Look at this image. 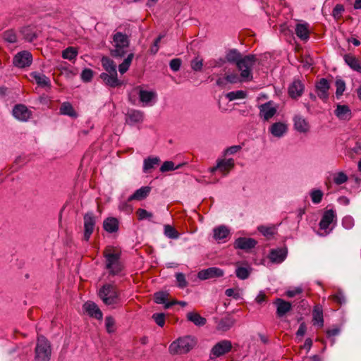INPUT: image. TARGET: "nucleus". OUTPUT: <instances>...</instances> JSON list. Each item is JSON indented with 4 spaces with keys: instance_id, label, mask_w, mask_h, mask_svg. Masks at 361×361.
<instances>
[{
    "instance_id": "nucleus-1",
    "label": "nucleus",
    "mask_w": 361,
    "mask_h": 361,
    "mask_svg": "<svg viewBox=\"0 0 361 361\" xmlns=\"http://www.w3.org/2000/svg\"><path fill=\"white\" fill-rule=\"evenodd\" d=\"M225 59L230 63L235 64L240 72V77L244 81H251L253 78L252 68L257 61L255 55L243 56L236 49H231L226 51Z\"/></svg>"
},
{
    "instance_id": "nucleus-2",
    "label": "nucleus",
    "mask_w": 361,
    "mask_h": 361,
    "mask_svg": "<svg viewBox=\"0 0 361 361\" xmlns=\"http://www.w3.org/2000/svg\"><path fill=\"white\" fill-rule=\"evenodd\" d=\"M103 255L105 258V268L108 270L109 274L119 275L124 268L121 261V252L116 251L112 246H106Z\"/></svg>"
},
{
    "instance_id": "nucleus-3",
    "label": "nucleus",
    "mask_w": 361,
    "mask_h": 361,
    "mask_svg": "<svg viewBox=\"0 0 361 361\" xmlns=\"http://www.w3.org/2000/svg\"><path fill=\"white\" fill-rule=\"evenodd\" d=\"M51 355L50 342L44 336H38L35 348V361H49Z\"/></svg>"
},
{
    "instance_id": "nucleus-4",
    "label": "nucleus",
    "mask_w": 361,
    "mask_h": 361,
    "mask_svg": "<svg viewBox=\"0 0 361 361\" xmlns=\"http://www.w3.org/2000/svg\"><path fill=\"white\" fill-rule=\"evenodd\" d=\"M99 298L106 305H114L119 302V293L116 286L106 283L102 286L98 293Z\"/></svg>"
},
{
    "instance_id": "nucleus-5",
    "label": "nucleus",
    "mask_w": 361,
    "mask_h": 361,
    "mask_svg": "<svg viewBox=\"0 0 361 361\" xmlns=\"http://www.w3.org/2000/svg\"><path fill=\"white\" fill-rule=\"evenodd\" d=\"M196 342L192 336H188L180 338L169 345L171 354H185L189 352L195 345Z\"/></svg>"
},
{
    "instance_id": "nucleus-6",
    "label": "nucleus",
    "mask_w": 361,
    "mask_h": 361,
    "mask_svg": "<svg viewBox=\"0 0 361 361\" xmlns=\"http://www.w3.org/2000/svg\"><path fill=\"white\" fill-rule=\"evenodd\" d=\"M84 236L83 239L85 241H88L90 238L91 235L94 232L95 224H96V217L93 212H90L86 213L84 215Z\"/></svg>"
},
{
    "instance_id": "nucleus-7",
    "label": "nucleus",
    "mask_w": 361,
    "mask_h": 361,
    "mask_svg": "<svg viewBox=\"0 0 361 361\" xmlns=\"http://www.w3.org/2000/svg\"><path fill=\"white\" fill-rule=\"evenodd\" d=\"M32 62V55L28 51H22L15 55L13 63L15 66L20 68L28 67Z\"/></svg>"
},
{
    "instance_id": "nucleus-8",
    "label": "nucleus",
    "mask_w": 361,
    "mask_h": 361,
    "mask_svg": "<svg viewBox=\"0 0 361 361\" xmlns=\"http://www.w3.org/2000/svg\"><path fill=\"white\" fill-rule=\"evenodd\" d=\"M224 275L223 269L212 267L200 271L197 274V277L201 280H207L215 278H220Z\"/></svg>"
},
{
    "instance_id": "nucleus-9",
    "label": "nucleus",
    "mask_w": 361,
    "mask_h": 361,
    "mask_svg": "<svg viewBox=\"0 0 361 361\" xmlns=\"http://www.w3.org/2000/svg\"><path fill=\"white\" fill-rule=\"evenodd\" d=\"M232 349V343L230 341L223 340L216 343L212 348L211 353L216 357L222 356Z\"/></svg>"
},
{
    "instance_id": "nucleus-10",
    "label": "nucleus",
    "mask_w": 361,
    "mask_h": 361,
    "mask_svg": "<svg viewBox=\"0 0 361 361\" xmlns=\"http://www.w3.org/2000/svg\"><path fill=\"white\" fill-rule=\"evenodd\" d=\"M329 83L326 78H321L316 82L315 90L317 96L324 102L329 99Z\"/></svg>"
},
{
    "instance_id": "nucleus-11",
    "label": "nucleus",
    "mask_w": 361,
    "mask_h": 361,
    "mask_svg": "<svg viewBox=\"0 0 361 361\" xmlns=\"http://www.w3.org/2000/svg\"><path fill=\"white\" fill-rule=\"evenodd\" d=\"M257 244V241L254 238L240 237L234 242V247L235 249L243 250L247 252L254 248Z\"/></svg>"
},
{
    "instance_id": "nucleus-12",
    "label": "nucleus",
    "mask_w": 361,
    "mask_h": 361,
    "mask_svg": "<svg viewBox=\"0 0 361 361\" xmlns=\"http://www.w3.org/2000/svg\"><path fill=\"white\" fill-rule=\"evenodd\" d=\"M259 116L264 121H269L277 111L276 107L273 106L271 101L267 102L259 106Z\"/></svg>"
},
{
    "instance_id": "nucleus-13",
    "label": "nucleus",
    "mask_w": 361,
    "mask_h": 361,
    "mask_svg": "<svg viewBox=\"0 0 361 361\" xmlns=\"http://www.w3.org/2000/svg\"><path fill=\"white\" fill-rule=\"evenodd\" d=\"M274 305L276 307V316L279 318L284 317L291 310L292 305L290 302L286 301L281 298H276L274 301Z\"/></svg>"
},
{
    "instance_id": "nucleus-14",
    "label": "nucleus",
    "mask_w": 361,
    "mask_h": 361,
    "mask_svg": "<svg viewBox=\"0 0 361 361\" xmlns=\"http://www.w3.org/2000/svg\"><path fill=\"white\" fill-rule=\"evenodd\" d=\"M13 115L19 121H27L31 116V111L24 104H16L13 109Z\"/></svg>"
},
{
    "instance_id": "nucleus-15",
    "label": "nucleus",
    "mask_w": 361,
    "mask_h": 361,
    "mask_svg": "<svg viewBox=\"0 0 361 361\" xmlns=\"http://www.w3.org/2000/svg\"><path fill=\"white\" fill-rule=\"evenodd\" d=\"M144 112L137 109H130L126 115V122L128 125L142 123L144 120Z\"/></svg>"
},
{
    "instance_id": "nucleus-16",
    "label": "nucleus",
    "mask_w": 361,
    "mask_h": 361,
    "mask_svg": "<svg viewBox=\"0 0 361 361\" xmlns=\"http://www.w3.org/2000/svg\"><path fill=\"white\" fill-rule=\"evenodd\" d=\"M305 86L299 80H294L288 87V94L293 99L300 97L304 92Z\"/></svg>"
},
{
    "instance_id": "nucleus-17",
    "label": "nucleus",
    "mask_w": 361,
    "mask_h": 361,
    "mask_svg": "<svg viewBox=\"0 0 361 361\" xmlns=\"http://www.w3.org/2000/svg\"><path fill=\"white\" fill-rule=\"evenodd\" d=\"M83 307L90 317H94L97 319H102L103 314L97 305L94 302L92 301L86 302L84 304Z\"/></svg>"
},
{
    "instance_id": "nucleus-18",
    "label": "nucleus",
    "mask_w": 361,
    "mask_h": 361,
    "mask_svg": "<svg viewBox=\"0 0 361 361\" xmlns=\"http://www.w3.org/2000/svg\"><path fill=\"white\" fill-rule=\"evenodd\" d=\"M288 250L286 247L272 249L269 257L272 262L281 263L286 257Z\"/></svg>"
},
{
    "instance_id": "nucleus-19",
    "label": "nucleus",
    "mask_w": 361,
    "mask_h": 361,
    "mask_svg": "<svg viewBox=\"0 0 361 361\" xmlns=\"http://www.w3.org/2000/svg\"><path fill=\"white\" fill-rule=\"evenodd\" d=\"M336 216L333 209H328L324 212L319 222V228L322 230H326L329 225L333 223Z\"/></svg>"
},
{
    "instance_id": "nucleus-20",
    "label": "nucleus",
    "mask_w": 361,
    "mask_h": 361,
    "mask_svg": "<svg viewBox=\"0 0 361 361\" xmlns=\"http://www.w3.org/2000/svg\"><path fill=\"white\" fill-rule=\"evenodd\" d=\"M100 78L104 81L106 85L111 87H116L122 85V82L117 78V73H102L100 75Z\"/></svg>"
},
{
    "instance_id": "nucleus-21",
    "label": "nucleus",
    "mask_w": 361,
    "mask_h": 361,
    "mask_svg": "<svg viewBox=\"0 0 361 361\" xmlns=\"http://www.w3.org/2000/svg\"><path fill=\"white\" fill-rule=\"evenodd\" d=\"M30 77L35 81L36 84L41 87H51L50 79L44 74L39 72H32Z\"/></svg>"
},
{
    "instance_id": "nucleus-22",
    "label": "nucleus",
    "mask_w": 361,
    "mask_h": 361,
    "mask_svg": "<svg viewBox=\"0 0 361 361\" xmlns=\"http://www.w3.org/2000/svg\"><path fill=\"white\" fill-rule=\"evenodd\" d=\"M151 187L143 186L135 191V192L128 198V201L142 200L145 199L151 192Z\"/></svg>"
},
{
    "instance_id": "nucleus-23",
    "label": "nucleus",
    "mask_w": 361,
    "mask_h": 361,
    "mask_svg": "<svg viewBox=\"0 0 361 361\" xmlns=\"http://www.w3.org/2000/svg\"><path fill=\"white\" fill-rule=\"evenodd\" d=\"M294 128L300 133H307L309 130L310 126L307 121L300 115H296L293 118Z\"/></svg>"
},
{
    "instance_id": "nucleus-24",
    "label": "nucleus",
    "mask_w": 361,
    "mask_h": 361,
    "mask_svg": "<svg viewBox=\"0 0 361 361\" xmlns=\"http://www.w3.org/2000/svg\"><path fill=\"white\" fill-rule=\"evenodd\" d=\"M103 228L109 233H115L118 230L119 222L115 217H108L103 222Z\"/></svg>"
},
{
    "instance_id": "nucleus-25",
    "label": "nucleus",
    "mask_w": 361,
    "mask_h": 361,
    "mask_svg": "<svg viewBox=\"0 0 361 361\" xmlns=\"http://www.w3.org/2000/svg\"><path fill=\"white\" fill-rule=\"evenodd\" d=\"M161 160L158 157H149L144 159L142 171L145 173H150L160 163Z\"/></svg>"
},
{
    "instance_id": "nucleus-26",
    "label": "nucleus",
    "mask_w": 361,
    "mask_h": 361,
    "mask_svg": "<svg viewBox=\"0 0 361 361\" xmlns=\"http://www.w3.org/2000/svg\"><path fill=\"white\" fill-rule=\"evenodd\" d=\"M234 166V160L233 159H223L218 161L216 166L212 169V172L219 169L221 172L227 173Z\"/></svg>"
},
{
    "instance_id": "nucleus-27",
    "label": "nucleus",
    "mask_w": 361,
    "mask_h": 361,
    "mask_svg": "<svg viewBox=\"0 0 361 361\" xmlns=\"http://www.w3.org/2000/svg\"><path fill=\"white\" fill-rule=\"evenodd\" d=\"M345 62L352 68L361 73V63L360 60L351 54H348L344 56Z\"/></svg>"
},
{
    "instance_id": "nucleus-28",
    "label": "nucleus",
    "mask_w": 361,
    "mask_h": 361,
    "mask_svg": "<svg viewBox=\"0 0 361 361\" xmlns=\"http://www.w3.org/2000/svg\"><path fill=\"white\" fill-rule=\"evenodd\" d=\"M334 114L341 120H350L351 118V111L347 105L338 104Z\"/></svg>"
},
{
    "instance_id": "nucleus-29",
    "label": "nucleus",
    "mask_w": 361,
    "mask_h": 361,
    "mask_svg": "<svg viewBox=\"0 0 361 361\" xmlns=\"http://www.w3.org/2000/svg\"><path fill=\"white\" fill-rule=\"evenodd\" d=\"M269 131L274 137H281L286 133L287 126L283 123L276 122L271 126Z\"/></svg>"
},
{
    "instance_id": "nucleus-30",
    "label": "nucleus",
    "mask_w": 361,
    "mask_h": 361,
    "mask_svg": "<svg viewBox=\"0 0 361 361\" xmlns=\"http://www.w3.org/2000/svg\"><path fill=\"white\" fill-rule=\"evenodd\" d=\"M313 324L319 327L324 326L323 310L321 305H317L314 307L312 311Z\"/></svg>"
},
{
    "instance_id": "nucleus-31",
    "label": "nucleus",
    "mask_w": 361,
    "mask_h": 361,
    "mask_svg": "<svg viewBox=\"0 0 361 361\" xmlns=\"http://www.w3.org/2000/svg\"><path fill=\"white\" fill-rule=\"evenodd\" d=\"M138 95L140 102L145 105H150L149 103L157 97L154 92L144 90L142 89L138 90Z\"/></svg>"
},
{
    "instance_id": "nucleus-32",
    "label": "nucleus",
    "mask_w": 361,
    "mask_h": 361,
    "mask_svg": "<svg viewBox=\"0 0 361 361\" xmlns=\"http://www.w3.org/2000/svg\"><path fill=\"white\" fill-rule=\"evenodd\" d=\"M295 34L301 40L307 41L310 37L308 24H297L295 27Z\"/></svg>"
},
{
    "instance_id": "nucleus-33",
    "label": "nucleus",
    "mask_w": 361,
    "mask_h": 361,
    "mask_svg": "<svg viewBox=\"0 0 361 361\" xmlns=\"http://www.w3.org/2000/svg\"><path fill=\"white\" fill-rule=\"evenodd\" d=\"M101 62L103 68L107 73L116 74V65L112 59L108 56H103Z\"/></svg>"
},
{
    "instance_id": "nucleus-34",
    "label": "nucleus",
    "mask_w": 361,
    "mask_h": 361,
    "mask_svg": "<svg viewBox=\"0 0 361 361\" xmlns=\"http://www.w3.org/2000/svg\"><path fill=\"white\" fill-rule=\"evenodd\" d=\"M187 319L188 321L192 322L195 325L202 326L206 324V319L202 317L199 313L196 312H190L187 314Z\"/></svg>"
},
{
    "instance_id": "nucleus-35",
    "label": "nucleus",
    "mask_w": 361,
    "mask_h": 361,
    "mask_svg": "<svg viewBox=\"0 0 361 361\" xmlns=\"http://www.w3.org/2000/svg\"><path fill=\"white\" fill-rule=\"evenodd\" d=\"M113 39L115 42V47H128L129 46L130 42L128 36L121 32L114 34Z\"/></svg>"
},
{
    "instance_id": "nucleus-36",
    "label": "nucleus",
    "mask_w": 361,
    "mask_h": 361,
    "mask_svg": "<svg viewBox=\"0 0 361 361\" xmlns=\"http://www.w3.org/2000/svg\"><path fill=\"white\" fill-rule=\"evenodd\" d=\"M238 264L239 262H237V268L235 269L236 276L241 280L247 279L251 273V269L247 265V267H240L238 266Z\"/></svg>"
},
{
    "instance_id": "nucleus-37",
    "label": "nucleus",
    "mask_w": 361,
    "mask_h": 361,
    "mask_svg": "<svg viewBox=\"0 0 361 361\" xmlns=\"http://www.w3.org/2000/svg\"><path fill=\"white\" fill-rule=\"evenodd\" d=\"M229 234V230L225 226H220L214 229V238L216 240L226 238Z\"/></svg>"
},
{
    "instance_id": "nucleus-38",
    "label": "nucleus",
    "mask_w": 361,
    "mask_h": 361,
    "mask_svg": "<svg viewBox=\"0 0 361 361\" xmlns=\"http://www.w3.org/2000/svg\"><path fill=\"white\" fill-rule=\"evenodd\" d=\"M60 113L63 115H67L71 117H77V114L73 106L69 102H63L60 107Z\"/></svg>"
},
{
    "instance_id": "nucleus-39",
    "label": "nucleus",
    "mask_w": 361,
    "mask_h": 361,
    "mask_svg": "<svg viewBox=\"0 0 361 361\" xmlns=\"http://www.w3.org/2000/svg\"><path fill=\"white\" fill-rule=\"evenodd\" d=\"M78 56V50L75 47H68L62 51V57L64 59L72 61Z\"/></svg>"
},
{
    "instance_id": "nucleus-40",
    "label": "nucleus",
    "mask_w": 361,
    "mask_h": 361,
    "mask_svg": "<svg viewBox=\"0 0 361 361\" xmlns=\"http://www.w3.org/2000/svg\"><path fill=\"white\" fill-rule=\"evenodd\" d=\"M134 57L133 54H130L128 55L127 58L124 59V61L118 66V71L121 74H124L128 70L133 59Z\"/></svg>"
},
{
    "instance_id": "nucleus-41",
    "label": "nucleus",
    "mask_w": 361,
    "mask_h": 361,
    "mask_svg": "<svg viewBox=\"0 0 361 361\" xmlns=\"http://www.w3.org/2000/svg\"><path fill=\"white\" fill-rule=\"evenodd\" d=\"M21 32L23 35V37L27 42H32L37 37L36 33L33 31V29L28 26L25 27L22 29Z\"/></svg>"
},
{
    "instance_id": "nucleus-42",
    "label": "nucleus",
    "mask_w": 361,
    "mask_h": 361,
    "mask_svg": "<svg viewBox=\"0 0 361 361\" xmlns=\"http://www.w3.org/2000/svg\"><path fill=\"white\" fill-rule=\"evenodd\" d=\"M234 324V320L231 318L227 317L222 319L218 324V329L219 330L226 331L230 329Z\"/></svg>"
},
{
    "instance_id": "nucleus-43",
    "label": "nucleus",
    "mask_w": 361,
    "mask_h": 361,
    "mask_svg": "<svg viewBox=\"0 0 361 361\" xmlns=\"http://www.w3.org/2000/svg\"><path fill=\"white\" fill-rule=\"evenodd\" d=\"M164 235L170 239H177L179 237L178 231L171 225L164 226Z\"/></svg>"
},
{
    "instance_id": "nucleus-44",
    "label": "nucleus",
    "mask_w": 361,
    "mask_h": 361,
    "mask_svg": "<svg viewBox=\"0 0 361 361\" xmlns=\"http://www.w3.org/2000/svg\"><path fill=\"white\" fill-rule=\"evenodd\" d=\"M246 96H247V94L243 90L233 91V92H228L226 94V97L229 101H233V100L238 99H244L246 97Z\"/></svg>"
},
{
    "instance_id": "nucleus-45",
    "label": "nucleus",
    "mask_w": 361,
    "mask_h": 361,
    "mask_svg": "<svg viewBox=\"0 0 361 361\" xmlns=\"http://www.w3.org/2000/svg\"><path fill=\"white\" fill-rule=\"evenodd\" d=\"M169 293L164 291H159L154 293V300L157 304H164L166 305Z\"/></svg>"
},
{
    "instance_id": "nucleus-46",
    "label": "nucleus",
    "mask_w": 361,
    "mask_h": 361,
    "mask_svg": "<svg viewBox=\"0 0 361 361\" xmlns=\"http://www.w3.org/2000/svg\"><path fill=\"white\" fill-rule=\"evenodd\" d=\"M182 164H179L177 166H175V164L171 161H166L163 163L161 166L160 167V171L162 173L174 171L176 169H179Z\"/></svg>"
},
{
    "instance_id": "nucleus-47",
    "label": "nucleus",
    "mask_w": 361,
    "mask_h": 361,
    "mask_svg": "<svg viewBox=\"0 0 361 361\" xmlns=\"http://www.w3.org/2000/svg\"><path fill=\"white\" fill-rule=\"evenodd\" d=\"M4 39L9 43H15L17 41V36L13 30H8L3 33Z\"/></svg>"
},
{
    "instance_id": "nucleus-48",
    "label": "nucleus",
    "mask_w": 361,
    "mask_h": 361,
    "mask_svg": "<svg viewBox=\"0 0 361 361\" xmlns=\"http://www.w3.org/2000/svg\"><path fill=\"white\" fill-rule=\"evenodd\" d=\"M105 326L106 331L109 334L114 333L116 331L115 320L111 316H108L105 318Z\"/></svg>"
},
{
    "instance_id": "nucleus-49",
    "label": "nucleus",
    "mask_w": 361,
    "mask_h": 361,
    "mask_svg": "<svg viewBox=\"0 0 361 361\" xmlns=\"http://www.w3.org/2000/svg\"><path fill=\"white\" fill-rule=\"evenodd\" d=\"M335 85L336 87V95L338 98L343 94V92L345 91V83L342 79H337L336 80Z\"/></svg>"
},
{
    "instance_id": "nucleus-50",
    "label": "nucleus",
    "mask_w": 361,
    "mask_h": 361,
    "mask_svg": "<svg viewBox=\"0 0 361 361\" xmlns=\"http://www.w3.org/2000/svg\"><path fill=\"white\" fill-rule=\"evenodd\" d=\"M310 196L313 203L319 204L322 200L323 192L320 190H314L311 192Z\"/></svg>"
},
{
    "instance_id": "nucleus-51",
    "label": "nucleus",
    "mask_w": 361,
    "mask_h": 361,
    "mask_svg": "<svg viewBox=\"0 0 361 361\" xmlns=\"http://www.w3.org/2000/svg\"><path fill=\"white\" fill-rule=\"evenodd\" d=\"M348 180V176L343 172L336 173L334 176V182L336 185H341Z\"/></svg>"
},
{
    "instance_id": "nucleus-52",
    "label": "nucleus",
    "mask_w": 361,
    "mask_h": 361,
    "mask_svg": "<svg viewBox=\"0 0 361 361\" xmlns=\"http://www.w3.org/2000/svg\"><path fill=\"white\" fill-rule=\"evenodd\" d=\"M152 317L158 326L161 327L164 326L165 314L164 313H154Z\"/></svg>"
},
{
    "instance_id": "nucleus-53",
    "label": "nucleus",
    "mask_w": 361,
    "mask_h": 361,
    "mask_svg": "<svg viewBox=\"0 0 361 361\" xmlns=\"http://www.w3.org/2000/svg\"><path fill=\"white\" fill-rule=\"evenodd\" d=\"M136 214L139 220H143L146 219H150L153 216L152 213L141 208L137 210Z\"/></svg>"
},
{
    "instance_id": "nucleus-54",
    "label": "nucleus",
    "mask_w": 361,
    "mask_h": 361,
    "mask_svg": "<svg viewBox=\"0 0 361 361\" xmlns=\"http://www.w3.org/2000/svg\"><path fill=\"white\" fill-rule=\"evenodd\" d=\"M93 77V71L90 68H85L81 73V79L85 82H90Z\"/></svg>"
},
{
    "instance_id": "nucleus-55",
    "label": "nucleus",
    "mask_w": 361,
    "mask_h": 361,
    "mask_svg": "<svg viewBox=\"0 0 361 361\" xmlns=\"http://www.w3.org/2000/svg\"><path fill=\"white\" fill-rule=\"evenodd\" d=\"M176 278L179 288H183L188 286V282L185 279V275L183 273H177L176 274Z\"/></svg>"
},
{
    "instance_id": "nucleus-56",
    "label": "nucleus",
    "mask_w": 361,
    "mask_h": 361,
    "mask_svg": "<svg viewBox=\"0 0 361 361\" xmlns=\"http://www.w3.org/2000/svg\"><path fill=\"white\" fill-rule=\"evenodd\" d=\"M191 68L195 71H200L203 66V60L198 59L197 58L194 59L191 61Z\"/></svg>"
},
{
    "instance_id": "nucleus-57",
    "label": "nucleus",
    "mask_w": 361,
    "mask_h": 361,
    "mask_svg": "<svg viewBox=\"0 0 361 361\" xmlns=\"http://www.w3.org/2000/svg\"><path fill=\"white\" fill-rule=\"evenodd\" d=\"M226 79L227 82H229L231 84L237 83L239 81H243V79L240 77V75L239 76L237 73H235L226 75ZM243 82H245V81L243 80Z\"/></svg>"
},
{
    "instance_id": "nucleus-58",
    "label": "nucleus",
    "mask_w": 361,
    "mask_h": 361,
    "mask_svg": "<svg viewBox=\"0 0 361 361\" xmlns=\"http://www.w3.org/2000/svg\"><path fill=\"white\" fill-rule=\"evenodd\" d=\"M258 231L264 236L270 237L272 236L274 233V228L272 227H267L264 226H260L258 227Z\"/></svg>"
},
{
    "instance_id": "nucleus-59",
    "label": "nucleus",
    "mask_w": 361,
    "mask_h": 361,
    "mask_svg": "<svg viewBox=\"0 0 361 361\" xmlns=\"http://www.w3.org/2000/svg\"><path fill=\"white\" fill-rule=\"evenodd\" d=\"M124 47H115L114 49L111 50V55L113 57H123L126 51L124 50Z\"/></svg>"
},
{
    "instance_id": "nucleus-60",
    "label": "nucleus",
    "mask_w": 361,
    "mask_h": 361,
    "mask_svg": "<svg viewBox=\"0 0 361 361\" xmlns=\"http://www.w3.org/2000/svg\"><path fill=\"white\" fill-rule=\"evenodd\" d=\"M181 63V59L176 58L171 60L169 63V66L173 71H178L180 68Z\"/></svg>"
},
{
    "instance_id": "nucleus-61",
    "label": "nucleus",
    "mask_w": 361,
    "mask_h": 361,
    "mask_svg": "<svg viewBox=\"0 0 361 361\" xmlns=\"http://www.w3.org/2000/svg\"><path fill=\"white\" fill-rule=\"evenodd\" d=\"M163 36L159 35L154 42L153 44L151 46L149 49V52L152 54H156L159 49V43L160 42L161 39H162Z\"/></svg>"
},
{
    "instance_id": "nucleus-62",
    "label": "nucleus",
    "mask_w": 361,
    "mask_h": 361,
    "mask_svg": "<svg viewBox=\"0 0 361 361\" xmlns=\"http://www.w3.org/2000/svg\"><path fill=\"white\" fill-rule=\"evenodd\" d=\"M344 11V6L342 4H336L333 9V16L339 18Z\"/></svg>"
},
{
    "instance_id": "nucleus-63",
    "label": "nucleus",
    "mask_w": 361,
    "mask_h": 361,
    "mask_svg": "<svg viewBox=\"0 0 361 361\" xmlns=\"http://www.w3.org/2000/svg\"><path fill=\"white\" fill-rule=\"evenodd\" d=\"M225 294L228 297H233L234 299L238 300L240 298V293L238 291L235 290L233 288L226 289L225 291Z\"/></svg>"
},
{
    "instance_id": "nucleus-64",
    "label": "nucleus",
    "mask_w": 361,
    "mask_h": 361,
    "mask_svg": "<svg viewBox=\"0 0 361 361\" xmlns=\"http://www.w3.org/2000/svg\"><path fill=\"white\" fill-rule=\"evenodd\" d=\"M240 145H233L225 150V154H234L241 149Z\"/></svg>"
}]
</instances>
